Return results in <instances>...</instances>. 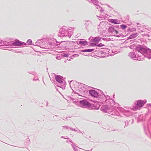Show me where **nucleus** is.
<instances>
[{
    "label": "nucleus",
    "instance_id": "423d86ee",
    "mask_svg": "<svg viewBox=\"0 0 151 151\" xmlns=\"http://www.w3.org/2000/svg\"><path fill=\"white\" fill-rule=\"evenodd\" d=\"M56 80L59 83H61L62 80L61 77L59 76H57L55 77Z\"/></svg>",
    "mask_w": 151,
    "mask_h": 151
},
{
    "label": "nucleus",
    "instance_id": "9d476101",
    "mask_svg": "<svg viewBox=\"0 0 151 151\" xmlns=\"http://www.w3.org/2000/svg\"><path fill=\"white\" fill-rule=\"evenodd\" d=\"M27 42L29 44H31L32 43V41L31 40L29 39L27 40Z\"/></svg>",
    "mask_w": 151,
    "mask_h": 151
},
{
    "label": "nucleus",
    "instance_id": "2eb2a0df",
    "mask_svg": "<svg viewBox=\"0 0 151 151\" xmlns=\"http://www.w3.org/2000/svg\"><path fill=\"white\" fill-rule=\"evenodd\" d=\"M80 102L81 103L82 102H83V101H80Z\"/></svg>",
    "mask_w": 151,
    "mask_h": 151
},
{
    "label": "nucleus",
    "instance_id": "20e7f679",
    "mask_svg": "<svg viewBox=\"0 0 151 151\" xmlns=\"http://www.w3.org/2000/svg\"><path fill=\"white\" fill-rule=\"evenodd\" d=\"M109 22L111 23H114L116 24H119V22H118L117 19H111L109 20Z\"/></svg>",
    "mask_w": 151,
    "mask_h": 151
},
{
    "label": "nucleus",
    "instance_id": "f8f14e48",
    "mask_svg": "<svg viewBox=\"0 0 151 151\" xmlns=\"http://www.w3.org/2000/svg\"><path fill=\"white\" fill-rule=\"evenodd\" d=\"M63 56L66 57L68 56V55L67 54H64V55H63Z\"/></svg>",
    "mask_w": 151,
    "mask_h": 151
},
{
    "label": "nucleus",
    "instance_id": "0eeeda50",
    "mask_svg": "<svg viewBox=\"0 0 151 151\" xmlns=\"http://www.w3.org/2000/svg\"><path fill=\"white\" fill-rule=\"evenodd\" d=\"M13 45L15 46H20L22 45V44L19 42H16L13 43Z\"/></svg>",
    "mask_w": 151,
    "mask_h": 151
},
{
    "label": "nucleus",
    "instance_id": "f257e3e1",
    "mask_svg": "<svg viewBox=\"0 0 151 151\" xmlns=\"http://www.w3.org/2000/svg\"><path fill=\"white\" fill-rule=\"evenodd\" d=\"M147 101H142L141 100H138L137 102L136 105L137 107L140 108L143 106L144 104Z\"/></svg>",
    "mask_w": 151,
    "mask_h": 151
},
{
    "label": "nucleus",
    "instance_id": "f03ea898",
    "mask_svg": "<svg viewBox=\"0 0 151 151\" xmlns=\"http://www.w3.org/2000/svg\"><path fill=\"white\" fill-rule=\"evenodd\" d=\"M89 93L91 96L94 97H97L98 95V93L94 90H90Z\"/></svg>",
    "mask_w": 151,
    "mask_h": 151
},
{
    "label": "nucleus",
    "instance_id": "9b49d317",
    "mask_svg": "<svg viewBox=\"0 0 151 151\" xmlns=\"http://www.w3.org/2000/svg\"><path fill=\"white\" fill-rule=\"evenodd\" d=\"M96 46L98 47H102L104 46V45L102 44L101 43L97 45H96Z\"/></svg>",
    "mask_w": 151,
    "mask_h": 151
},
{
    "label": "nucleus",
    "instance_id": "1a4fd4ad",
    "mask_svg": "<svg viewBox=\"0 0 151 151\" xmlns=\"http://www.w3.org/2000/svg\"><path fill=\"white\" fill-rule=\"evenodd\" d=\"M121 27L123 29H126L127 27V26L125 24H122L121 25Z\"/></svg>",
    "mask_w": 151,
    "mask_h": 151
},
{
    "label": "nucleus",
    "instance_id": "39448f33",
    "mask_svg": "<svg viewBox=\"0 0 151 151\" xmlns=\"http://www.w3.org/2000/svg\"><path fill=\"white\" fill-rule=\"evenodd\" d=\"M79 43L80 44L83 46L87 45L88 44L87 42L86 41H79Z\"/></svg>",
    "mask_w": 151,
    "mask_h": 151
},
{
    "label": "nucleus",
    "instance_id": "7ed1b4c3",
    "mask_svg": "<svg viewBox=\"0 0 151 151\" xmlns=\"http://www.w3.org/2000/svg\"><path fill=\"white\" fill-rule=\"evenodd\" d=\"M101 38L99 37H96L93 40V42L95 43L94 45H96V44H98L99 42L100 41Z\"/></svg>",
    "mask_w": 151,
    "mask_h": 151
},
{
    "label": "nucleus",
    "instance_id": "6e6552de",
    "mask_svg": "<svg viewBox=\"0 0 151 151\" xmlns=\"http://www.w3.org/2000/svg\"><path fill=\"white\" fill-rule=\"evenodd\" d=\"M94 49H87L83 51V52H91L94 50Z\"/></svg>",
    "mask_w": 151,
    "mask_h": 151
},
{
    "label": "nucleus",
    "instance_id": "4468645a",
    "mask_svg": "<svg viewBox=\"0 0 151 151\" xmlns=\"http://www.w3.org/2000/svg\"><path fill=\"white\" fill-rule=\"evenodd\" d=\"M93 45H94V44H91V46H93Z\"/></svg>",
    "mask_w": 151,
    "mask_h": 151
},
{
    "label": "nucleus",
    "instance_id": "ddd939ff",
    "mask_svg": "<svg viewBox=\"0 0 151 151\" xmlns=\"http://www.w3.org/2000/svg\"><path fill=\"white\" fill-rule=\"evenodd\" d=\"M114 32H115L116 33V34H118V32L117 30H114Z\"/></svg>",
    "mask_w": 151,
    "mask_h": 151
}]
</instances>
